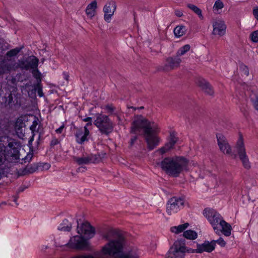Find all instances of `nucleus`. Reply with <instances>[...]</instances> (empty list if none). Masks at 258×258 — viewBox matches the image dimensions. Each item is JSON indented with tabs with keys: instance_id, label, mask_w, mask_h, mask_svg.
Listing matches in <instances>:
<instances>
[{
	"instance_id": "1",
	"label": "nucleus",
	"mask_w": 258,
	"mask_h": 258,
	"mask_svg": "<svg viewBox=\"0 0 258 258\" xmlns=\"http://www.w3.org/2000/svg\"><path fill=\"white\" fill-rule=\"evenodd\" d=\"M103 238L109 241L102 248L104 254L114 258H138L135 249L124 250L125 240L120 231L109 229L103 234Z\"/></svg>"
},
{
	"instance_id": "2",
	"label": "nucleus",
	"mask_w": 258,
	"mask_h": 258,
	"mask_svg": "<svg viewBox=\"0 0 258 258\" xmlns=\"http://www.w3.org/2000/svg\"><path fill=\"white\" fill-rule=\"evenodd\" d=\"M159 129L156 123L150 121L142 115L138 116L133 121L130 133L145 137L149 151L153 150L159 144L160 139L156 136Z\"/></svg>"
},
{
	"instance_id": "3",
	"label": "nucleus",
	"mask_w": 258,
	"mask_h": 258,
	"mask_svg": "<svg viewBox=\"0 0 258 258\" xmlns=\"http://www.w3.org/2000/svg\"><path fill=\"white\" fill-rule=\"evenodd\" d=\"M20 146L18 143L12 142L0 150V179L8 177L15 171V163L18 162L20 155Z\"/></svg>"
},
{
	"instance_id": "4",
	"label": "nucleus",
	"mask_w": 258,
	"mask_h": 258,
	"mask_svg": "<svg viewBox=\"0 0 258 258\" xmlns=\"http://www.w3.org/2000/svg\"><path fill=\"white\" fill-rule=\"evenodd\" d=\"M188 160L182 156L166 157L158 165L168 175L177 177L188 164Z\"/></svg>"
},
{
	"instance_id": "5",
	"label": "nucleus",
	"mask_w": 258,
	"mask_h": 258,
	"mask_svg": "<svg viewBox=\"0 0 258 258\" xmlns=\"http://www.w3.org/2000/svg\"><path fill=\"white\" fill-rule=\"evenodd\" d=\"M101 135L108 136L113 130V122L107 115L98 114L94 122Z\"/></svg>"
},
{
	"instance_id": "6",
	"label": "nucleus",
	"mask_w": 258,
	"mask_h": 258,
	"mask_svg": "<svg viewBox=\"0 0 258 258\" xmlns=\"http://www.w3.org/2000/svg\"><path fill=\"white\" fill-rule=\"evenodd\" d=\"M203 214L212 226L214 231L217 234H220V228L218 227L221 224V221H223L222 217L217 211L210 208H205Z\"/></svg>"
},
{
	"instance_id": "7",
	"label": "nucleus",
	"mask_w": 258,
	"mask_h": 258,
	"mask_svg": "<svg viewBox=\"0 0 258 258\" xmlns=\"http://www.w3.org/2000/svg\"><path fill=\"white\" fill-rule=\"evenodd\" d=\"M185 240L179 238L176 240L166 254L165 258H184Z\"/></svg>"
},
{
	"instance_id": "8",
	"label": "nucleus",
	"mask_w": 258,
	"mask_h": 258,
	"mask_svg": "<svg viewBox=\"0 0 258 258\" xmlns=\"http://www.w3.org/2000/svg\"><path fill=\"white\" fill-rule=\"evenodd\" d=\"M236 150L243 167L246 169H250L251 167V164L246 153V150L242 136H240L237 141Z\"/></svg>"
},
{
	"instance_id": "9",
	"label": "nucleus",
	"mask_w": 258,
	"mask_h": 258,
	"mask_svg": "<svg viewBox=\"0 0 258 258\" xmlns=\"http://www.w3.org/2000/svg\"><path fill=\"white\" fill-rule=\"evenodd\" d=\"M65 245L72 249L84 250L88 248L89 242L82 235H76L71 237Z\"/></svg>"
},
{
	"instance_id": "10",
	"label": "nucleus",
	"mask_w": 258,
	"mask_h": 258,
	"mask_svg": "<svg viewBox=\"0 0 258 258\" xmlns=\"http://www.w3.org/2000/svg\"><path fill=\"white\" fill-rule=\"evenodd\" d=\"M184 201L182 198L173 197L168 201L166 211L168 215L177 213L184 206Z\"/></svg>"
},
{
	"instance_id": "11",
	"label": "nucleus",
	"mask_w": 258,
	"mask_h": 258,
	"mask_svg": "<svg viewBox=\"0 0 258 258\" xmlns=\"http://www.w3.org/2000/svg\"><path fill=\"white\" fill-rule=\"evenodd\" d=\"M77 222L78 224L77 230L78 234H84L89 239L92 238L94 236L95 234V228L89 222H83L80 227L79 226V224L78 220Z\"/></svg>"
},
{
	"instance_id": "12",
	"label": "nucleus",
	"mask_w": 258,
	"mask_h": 258,
	"mask_svg": "<svg viewBox=\"0 0 258 258\" xmlns=\"http://www.w3.org/2000/svg\"><path fill=\"white\" fill-rule=\"evenodd\" d=\"M39 59L34 56H31L25 59L19 61V66L21 70L28 71L35 69L38 67Z\"/></svg>"
},
{
	"instance_id": "13",
	"label": "nucleus",
	"mask_w": 258,
	"mask_h": 258,
	"mask_svg": "<svg viewBox=\"0 0 258 258\" xmlns=\"http://www.w3.org/2000/svg\"><path fill=\"white\" fill-rule=\"evenodd\" d=\"M116 8V3L114 1H110L106 3L103 8V12L104 13V19L106 22L109 23L110 22Z\"/></svg>"
},
{
	"instance_id": "14",
	"label": "nucleus",
	"mask_w": 258,
	"mask_h": 258,
	"mask_svg": "<svg viewBox=\"0 0 258 258\" xmlns=\"http://www.w3.org/2000/svg\"><path fill=\"white\" fill-rule=\"evenodd\" d=\"M193 245L196 244V247L198 248L199 252L201 253L203 252H211L215 248L216 245L214 244V242L212 240L209 241L205 240L202 244L198 243L196 242H193Z\"/></svg>"
},
{
	"instance_id": "15",
	"label": "nucleus",
	"mask_w": 258,
	"mask_h": 258,
	"mask_svg": "<svg viewBox=\"0 0 258 258\" xmlns=\"http://www.w3.org/2000/svg\"><path fill=\"white\" fill-rule=\"evenodd\" d=\"M213 30L212 33L213 35L223 36L225 34L226 26L224 21L217 20L214 22L213 23Z\"/></svg>"
},
{
	"instance_id": "16",
	"label": "nucleus",
	"mask_w": 258,
	"mask_h": 258,
	"mask_svg": "<svg viewBox=\"0 0 258 258\" xmlns=\"http://www.w3.org/2000/svg\"><path fill=\"white\" fill-rule=\"evenodd\" d=\"M197 84L198 86L207 94L212 95L214 91L211 85L205 79L200 78L198 80Z\"/></svg>"
},
{
	"instance_id": "17",
	"label": "nucleus",
	"mask_w": 258,
	"mask_h": 258,
	"mask_svg": "<svg viewBox=\"0 0 258 258\" xmlns=\"http://www.w3.org/2000/svg\"><path fill=\"white\" fill-rule=\"evenodd\" d=\"M218 227L220 230V234L222 233L226 236H229L231 235L232 227L231 225L225 221H221V224Z\"/></svg>"
},
{
	"instance_id": "18",
	"label": "nucleus",
	"mask_w": 258,
	"mask_h": 258,
	"mask_svg": "<svg viewBox=\"0 0 258 258\" xmlns=\"http://www.w3.org/2000/svg\"><path fill=\"white\" fill-rule=\"evenodd\" d=\"M181 61V59L178 56L174 57H169L166 60V66L171 69H173L178 67Z\"/></svg>"
},
{
	"instance_id": "19",
	"label": "nucleus",
	"mask_w": 258,
	"mask_h": 258,
	"mask_svg": "<svg viewBox=\"0 0 258 258\" xmlns=\"http://www.w3.org/2000/svg\"><path fill=\"white\" fill-rule=\"evenodd\" d=\"M97 2L96 1H94L92 2L90 4H89L86 9V15L92 18L94 16L95 14V11L97 9Z\"/></svg>"
},
{
	"instance_id": "20",
	"label": "nucleus",
	"mask_w": 258,
	"mask_h": 258,
	"mask_svg": "<svg viewBox=\"0 0 258 258\" xmlns=\"http://www.w3.org/2000/svg\"><path fill=\"white\" fill-rule=\"evenodd\" d=\"M12 69V66L7 61L3 60L0 61V76L8 73Z\"/></svg>"
},
{
	"instance_id": "21",
	"label": "nucleus",
	"mask_w": 258,
	"mask_h": 258,
	"mask_svg": "<svg viewBox=\"0 0 258 258\" xmlns=\"http://www.w3.org/2000/svg\"><path fill=\"white\" fill-rule=\"evenodd\" d=\"M72 229V223L68 220L64 219L58 227V230L62 231L69 232Z\"/></svg>"
},
{
	"instance_id": "22",
	"label": "nucleus",
	"mask_w": 258,
	"mask_h": 258,
	"mask_svg": "<svg viewBox=\"0 0 258 258\" xmlns=\"http://www.w3.org/2000/svg\"><path fill=\"white\" fill-rule=\"evenodd\" d=\"M25 124L22 117H19L16 121L14 128L17 133H22V128Z\"/></svg>"
},
{
	"instance_id": "23",
	"label": "nucleus",
	"mask_w": 258,
	"mask_h": 258,
	"mask_svg": "<svg viewBox=\"0 0 258 258\" xmlns=\"http://www.w3.org/2000/svg\"><path fill=\"white\" fill-rule=\"evenodd\" d=\"M197 236L198 234L196 231L192 230H187L184 231L182 238L184 239L186 238L187 239L195 240L197 238Z\"/></svg>"
},
{
	"instance_id": "24",
	"label": "nucleus",
	"mask_w": 258,
	"mask_h": 258,
	"mask_svg": "<svg viewBox=\"0 0 258 258\" xmlns=\"http://www.w3.org/2000/svg\"><path fill=\"white\" fill-rule=\"evenodd\" d=\"M178 141L177 138L176 137V134L174 132H171L170 134V139L169 141L166 143V146L172 149Z\"/></svg>"
},
{
	"instance_id": "25",
	"label": "nucleus",
	"mask_w": 258,
	"mask_h": 258,
	"mask_svg": "<svg viewBox=\"0 0 258 258\" xmlns=\"http://www.w3.org/2000/svg\"><path fill=\"white\" fill-rule=\"evenodd\" d=\"M189 225L188 223H185L183 224H181L178 226H174L171 228V231L172 232L178 234L183 232Z\"/></svg>"
},
{
	"instance_id": "26",
	"label": "nucleus",
	"mask_w": 258,
	"mask_h": 258,
	"mask_svg": "<svg viewBox=\"0 0 258 258\" xmlns=\"http://www.w3.org/2000/svg\"><path fill=\"white\" fill-rule=\"evenodd\" d=\"M39 167L40 166L37 163L28 165L24 169V172L26 173L31 174L37 170Z\"/></svg>"
},
{
	"instance_id": "27",
	"label": "nucleus",
	"mask_w": 258,
	"mask_h": 258,
	"mask_svg": "<svg viewBox=\"0 0 258 258\" xmlns=\"http://www.w3.org/2000/svg\"><path fill=\"white\" fill-rule=\"evenodd\" d=\"M105 154H91L89 156V159L90 163H98L100 162L102 159L104 157Z\"/></svg>"
},
{
	"instance_id": "28",
	"label": "nucleus",
	"mask_w": 258,
	"mask_h": 258,
	"mask_svg": "<svg viewBox=\"0 0 258 258\" xmlns=\"http://www.w3.org/2000/svg\"><path fill=\"white\" fill-rule=\"evenodd\" d=\"M186 29L184 26H177L174 29V33L176 37H180L183 36L185 32Z\"/></svg>"
},
{
	"instance_id": "29",
	"label": "nucleus",
	"mask_w": 258,
	"mask_h": 258,
	"mask_svg": "<svg viewBox=\"0 0 258 258\" xmlns=\"http://www.w3.org/2000/svg\"><path fill=\"white\" fill-rule=\"evenodd\" d=\"M74 160L79 165L88 164L90 163V160L89 159V156L83 157H73Z\"/></svg>"
},
{
	"instance_id": "30",
	"label": "nucleus",
	"mask_w": 258,
	"mask_h": 258,
	"mask_svg": "<svg viewBox=\"0 0 258 258\" xmlns=\"http://www.w3.org/2000/svg\"><path fill=\"white\" fill-rule=\"evenodd\" d=\"M23 48V46L20 47H16L14 49H11L7 52L6 55L9 57L15 56L21 51Z\"/></svg>"
},
{
	"instance_id": "31",
	"label": "nucleus",
	"mask_w": 258,
	"mask_h": 258,
	"mask_svg": "<svg viewBox=\"0 0 258 258\" xmlns=\"http://www.w3.org/2000/svg\"><path fill=\"white\" fill-rule=\"evenodd\" d=\"M187 7L197 14L200 19L203 18L201 10L196 6L189 4L187 5Z\"/></svg>"
},
{
	"instance_id": "32",
	"label": "nucleus",
	"mask_w": 258,
	"mask_h": 258,
	"mask_svg": "<svg viewBox=\"0 0 258 258\" xmlns=\"http://www.w3.org/2000/svg\"><path fill=\"white\" fill-rule=\"evenodd\" d=\"M190 48V46L189 44H186L182 47H180L177 51V56H181L184 55L186 52L188 51Z\"/></svg>"
},
{
	"instance_id": "33",
	"label": "nucleus",
	"mask_w": 258,
	"mask_h": 258,
	"mask_svg": "<svg viewBox=\"0 0 258 258\" xmlns=\"http://www.w3.org/2000/svg\"><path fill=\"white\" fill-rule=\"evenodd\" d=\"M222 146L219 147L220 150L224 153L229 154L231 153V148L227 142L222 143Z\"/></svg>"
},
{
	"instance_id": "34",
	"label": "nucleus",
	"mask_w": 258,
	"mask_h": 258,
	"mask_svg": "<svg viewBox=\"0 0 258 258\" xmlns=\"http://www.w3.org/2000/svg\"><path fill=\"white\" fill-rule=\"evenodd\" d=\"M83 131L81 130L78 131L76 134H75V137H76V141L77 143H78L79 144H83L85 142H81V138L82 137H83Z\"/></svg>"
},
{
	"instance_id": "35",
	"label": "nucleus",
	"mask_w": 258,
	"mask_h": 258,
	"mask_svg": "<svg viewBox=\"0 0 258 258\" xmlns=\"http://www.w3.org/2000/svg\"><path fill=\"white\" fill-rule=\"evenodd\" d=\"M224 7L223 3L220 0H217L215 2L213 6V11H218L219 10L222 9Z\"/></svg>"
},
{
	"instance_id": "36",
	"label": "nucleus",
	"mask_w": 258,
	"mask_h": 258,
	"mask_svg": "<svg viewBox=\"0 0 258 258\" xmlns=\"http://www.w3.org/2000/svg\"><path fill=\"white\" fill-rule=\"evenodd\" d=\"M105 109L106 110L107 113H109V114H117V113L114 112L115 110V108L112 105H106L105 106Z\"/></svg>"
},
{
	"instance_id": "37",
	"label": "nucleus",
	"mask_w": 258,
	"mask_h": 258,
	"mask_svg": "<svg viewBox=\"0 0 258 258\" xmlns=\"http://www.w3.org/2000/svg\"><path fill=\"white\" fill-rule=\"evenodd\" d=\"M216 137H217L218 145L219 146V147H221V146H222L221 145H222V143L227 142L226 140L225 137L221 134H217Z\"/></svg>"
},
{
	"instance_id": "38",
	"label": "nucleus",
	"mask_w": 258,
	"mask_h": 258,
	"mask_svg": "<svg viewBox=\"0 0 258 258\" xmlns=\"http://www.w3.org/2000/svg\"><path fill=\"white\" fill-rule=\"evenodd\" d=\"M32 74L34 78L37 80L38 83L39 84L41 82V73L37 68L33 70Z\"/></svg>"
},
{
	"instance_id": "39",
	"label": "nucleus",
	"mask_w": 258,
	"mask_h": 258,
	"mask_svg": "<svg viewBox=\"0 0 258 258\" xmlns=\"http://www.w3.org/2000/svg\"><path fill=\"white\" fill-rule=\"evenodd\" d=\"M89 133V128L84 127V134L83 137L81 138V142L88 141Z\"/></svg>"
},
{
	"instance_id": "40",
	"label": "nucleus",
	"mask_w": 258,
	"mask_h": 258,
	"mask_svg": "<svg viewBox=\"0 0 258 258\" xmlns=\"http://www.w3.org/2000/svg\"><path fill=\"white\" fill-rule=\"evenodd\" d=\"M250 38L253 42H258V30L252 32L250 35Z\"/></svg>"
},
{
	"instance_id": "41",
	"label": "nucleus",
	"mask_w": 258,
	"mask_h": 258,
	"mask_svg": "<svg viewBox=\"0 0 258 258\" xmlns=\"http://www.w3.org/2000/svg\"><path fill=\"white\" fill-rule=\"evenodd\" d=\"M38 118H36L32 122V124L30 127V130L31 131L32 133L34 134L37 125H38Z\"/></svg>"
},
{
	"instance_id": "42",
	"label": "nucleus",
	"mask_w": 258,
	"mask_h": 258,
	"mask_svg": "<svg viewBox=\"0 0 258 258\" xmlns=\"http://www.w3.org/2000/svg\"><path fill=\"white\" fill-rule=\"evenodd\" d=\"M198 251H199V249H198V248H197V247L196 249H192V248L186 247L185 245L184 254H185L186 252L191 253H200Z\"/></svg>"
},
{
	"instance_id": "43",
	"label": "nucleus",
	"mask_w": 258,
	"mask_h": 258,
	"mask_svg": "<svg viewBox=\"0 0 258 258\" xmlns=\"http://www.w3.org/2000/svg\"><path fill=\"white\" fill-rule=\"evenodd\" d=\"M213 241L214 242V244L216 245V243H218L219 245H220L221 247H224L226 245V242L224 240V239L220 237L218 240H213Z\"/></svg>"
},
{
	"instance_id": "44",
	"label": "nucleus",
	"mask_w": 258,
	"mask_h": 258,
	"mask_svg": "<svg viewBox=\"0 0 258 258\" xmlns=\"http://www.w3.org/2000/svg\"><path fill=\"white\" fill-rule=\"evenodd\" d=\"M171 149L169 147L166 146V144L165 145L164 147H162L160 149L158 150V151L161 154H163L170 150Z\"/></svg>"
},
{
	"instance_id": "45",
	"label": "nucleus",
	"mask_w": 258,
	"mask_h": 258,
	"mask_svg": "<svg viewBox=\"0 0 258 258\" xmlns=\"http://www.w3.org/2000/svg\"><path fill=\"white\" fill-rule=\"evenodd\" d=\"M33 157V153H29L27 154L26 156L23 159L24 160V162L25 163L27 162H30V161H31Z\"/></svg>"
},
{
	"instance_id": "46",
	"label": "nucleus",
	"mask_w": 258,
	"mask_h": 258,
	"mask_svg": "<svg viewBox=\"0 0 258 258\" xmlns=\"http://www.w3.org/2000/svg\"><path fill=\"white\" fill-rule=\"evenodd\" d=\"M60 142L59 141L56 139L55 137H54L53 138V139H52L51 142H50V146L51 148L52 147H54V146L59 144Z\"/></svg>"
},
{
	"instance_id": "47",
	"label": "nucleus",
	"mask_w": 258,
	"mask_h": 258,
	"mask_svg": "<svg viewBox=\"0 0 258 258\" xmlns=\"http://www.w3.org/2000/svg\"><path fill=\"white\" fill-rule=\"evenodd\" d=\"M241 68L242 70V72H243V74L245 76H248L249 75V70H248V69L247 67V66H246L245 65H242L241 67Z\"/></svg>"
},
{
	"instance_id": "48",
	"label": "nucleus",
	"mask_w": 258,
	"mask_h": 258,
	"mask_svg": "<svg viewBox=\"0 0 258 258\" xmlns=\"http://www.w3.org/2000/svg\"><path fill=\"white\" fill-rule=\"evenodd\" d=\"M6 98H7V101L8 102V104H10L13 102V97L12 94L9 93L8 94V96L6 97Z\"/></svg>"
},
{
	"instance_id": "49",
	"label": "nucleus",
	"mask_w": 258,
	"mask_h": 258,
	"mask_svg": "<svg viewBox=\"0 0 258 258\" xmlns=\"http://www.w3.org/2000/svg\"><path fill=\"white\" fill-rule=\"evenodd\" d=\"M137 139H138V137L137 135L132 137L131 139L130 142V146H131V147L133 146L134 145V144H135V143L136 142V141L137 140Z\"/></svg>"
},
{
	"instance_id": "50",
	"label": "nucleus",
	"mask_w": 258,
	"mask_h": 258,
	"mask_svg": "<svg viewBox=\"0 0 258 258\" xmlns=\"http://www.w3.org/2000/svg\"><path fill=\"white\" fill-rule=\"evenodd\" d=\"M254 108L258 111V96L255 97V100H252Z\"/></svg>"
},
{
	"instance_id": "51",
	"label": "nucleus",
	"mask_w": 258,
	"mask_h": 258,
	"mask_svg": "<svg viewBox=\"0 0 258 258\" xmlns=\"http://www.w3.org/2000/svg\"><path fill=\"white\" fill-rule=\"evenodd\" d=\"M27 188L26 186H20L17 191V194L19 195L20 192H22Z\"/></svg>"
},
{
	"instance_id": "52",
	"label": "nucleus",
	"mask_w": 258,
	"mask_h": 258,
	"mask_svg": "<svg viewBox=\"0 0 258 258\" xmlns=\"http://www.w3.org/2000/svg\"><path fill=\"white\" fill-rule=\"evenodd\" d=\"M64 127V124L61 125L59 128H57L55 130V132L57 134H61L62 132V131Z\"/></svg>"
},
{
	"instance_id": "53",
	"label": "nucleus",
	"mask_w": 258,
	"mask_h": 258,
	"mask_svg": "<svg viewBox=\"0 0 258 258\" xmlns=\"http://www.w3.org/2000/svg\"><path fill=\"white\" fill-rule=\"evenodd\" d=\"M253 14L256 20H258V8L253 10Z\"/></svg>"
},
{
	"instance_id": "54",
	"label": "nucleus",
	"mask_w": 258,
	"mask_h": 258,
	"mask_svg": "<svg viewBox=\"0 0 258 258\" xmlns=\"http://www.w3.org/2000/svg\"><path fill=\"white\" fill-rule=\"evenodd\" d=\"M175 14L178 17H181L183 15L182 12L179 10H176L175 12Z\"/></svg>"
},
{
	"instance_id": "55",
	"label": "nucleus",
	"mask_w": 258,
	"mask_h": 258,
	"mask_svg": "<svg viewBox=\"0 0 258 258\" xmlns=\"http://www.w3.org/2000/svg\"><path fill=\"white\" fill-rule=\"evenodd\" d=\"M80 117L81 118V119L85 122H89L92 120V118L91 117H87L84 118H83L82 117Z\"/></svg>"
},
{
	"instance_id": "56",
	"label": "nucleus",
	"mask_w": 258,
	"mask_h": 258,
	"mask_svg": "<svg viewBox=\"0 0 258 258\" xmlns=\"http://www.w3.org/2000/svg\"><path fill=\"white\" fill-rule=\"evenodd\" d=\"M38 95L40 97H42V96H43V93L42 92V90L41 88H38Z\"/></svg>"
},
{
	"instance_id": "57",
	"label": "nucleus",
	"mask_w": 258,
	"mask_h": 258,
	"mask_svg": "<svg viewBox=\"0 0 258 258\" xmlns=\"http://www.w3.org/2000/svg\"><path fill=\"white\" fill-rule=\"evenodd\" d=\"M92 120L90 121L89 122H87V123L86 124V125L84 126V127L89 128V127L92 126Z\"/></svg>"
},
{
	"instance_id": "58",
	"label": "nucleus",
	"mask_w": 258,
	"mask_h": 258,
	"mask_svg": "<svg viewBox=\"0 0 258 258\" xmlns=\"http://www.w3.org/2000/svg\"><path fill=\"white\" fill-rule=\"evenodd\" d=\"M50 167V165L48 163H45L43 164V168H45L46 169H48Z\"/></svg>"
},
{
	"instance_id": "59",
	"label": "nucleus",
	"mask_w": 258,
	"mask_h": 258,
	"mask_svg": "<svg viewBox=\"0 0 258 258\" xmlns=\"http://www.w3.org/2000/svg\"><path fill=\"white\" fill-rule=\"evenodd\" d=\"M13 198V201L16 203L19 198V195L17 194L16 195L14 196Z\"/></svg>"
},
{
	"instance_id": "60",
	"label": "nucleus",
	"mask_w": 258,
	"mask_h": 258,
	"mask_svg": "<svg viewBox=\"0 0 258 258\" xmlns=\"http://www.w3.org/2000/svg\"><path fill=\"white\" fill-rule=\"evenodd\" d=\"M82 169V171H85V170H86V167H79L78 169V171H81V169Z\"/></svg>"
},
{
	"instance_id": "61",
	"label": "nucleus",
	"mask_w": 258,
	"mask_h": 258,
	"mask_svg": "<svg viewBox=\"0 0 258 258\" xmlns=\"http://www.w3.org/2000/svg\"><path fill=\"white\" fill-rule=\"evenodd\" d=\"M64 75L65 76V79L68 80V78L69 77V75H68L67 74H65L64 73H63Z\"/></svg>"
},
{
	"instance_id": "62",
	"label": "nucleus",
	"mask_w": 258,
	"mask_h": 258,
	"mask_svg": "<svg viewBox=\"0 0 258 258\" xmlns=\"http://www.w3.org/2000/svg\"><path fill=\"white\" fill-rule=\"evenodd\" d=\"M33 140V136L32 137V139L30 140L29 142L30 143L31 141H32Z\"/></svg>"
},
{
	"instance_id": "63",
	"label": "nucleus",
	"mask_w": 258,
	"mask_h": 258,
	"mask_svg": "<svg viewBox=\"0 0 258 258\" xmlns=\"http://www.w3.org/2000/svg\"><path fill=\"white\" fill-rule=\"evenodd\" d=\"M2 205H6V203L5 202L2 203Z\"/></svg>"
},
{
	"instance_id": "64",
	"label": "nucleus",
	"mask_w": 258,
	"mask_h": 258,
	"mask_svg": "<svg viewBox=\"0 0 258 258\" xmlns=\"http://www.w3.org/2000/svg\"><path fill=\"white\" fill-rule=\"evenodd\" d=\"M140 108V109H143V108H144V107L142 106V107H141Z\"/></svg>"
}]
</instances>
